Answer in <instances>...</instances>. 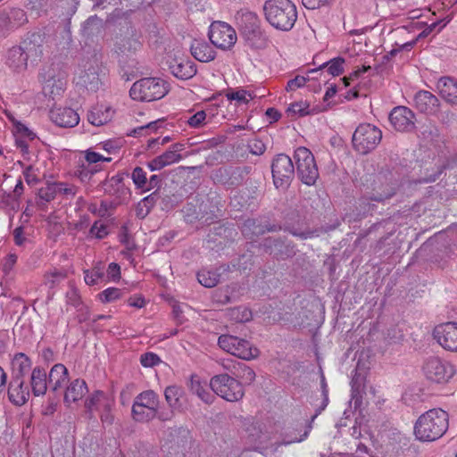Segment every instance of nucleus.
<instances>
[{
  "mask_svg": "<svg viewBox=\"0 0 457 457\" xmlns=\"http://www.w3.org/2000/svg\"><path fill=\"white\" fill-rule=\"evenodd\" d=\"M106 194L114 195L117 198H125L130 194L129 189L123 183V176L117 174L103 183Z\"/></svg>",
  "mask_w": 457,
  "mask_h": 457,
  "instance_id": "nucleus-28",
  "label": "nucleus"
},
{
  "mask_svg": "<svg viewBox=\"0 0 457 457\" xmlns=\"http://www.w3.org/2000/svg\"><path fill=\"white\" fill-rule=\"evenodd\" d=\"M251 170L247 166L221 167L215 173L213 179L228 187H235L242 184Z\"/></svg>",
  "mask_w": 457,
  "mask_h": 457,
  "instance_id": "nucleus-15",
  "label": "nucleus"
},
{
  "mask_svg": "<svg viewBox=\"0 0 457 457\" xmlns=\"http://www.w3.org/2000/svg\"><path fill=\"white\" fill-rule=\"evenodd\" d=\"M241 363L242 362L229 358L223 360L221 365L226 370L230 372L232 376H237L239 375L238 370L241 367Z\"/></svg>",
  "mask_w": 457,
  "mask_h": 457,
  "instance_id": "nucleus-58",
  "label": "nucleus"
},
{
  "mask_svg": "<svg viewBox=\"0 0 457 457\" xmlns=\"http://www.w3.org/2000/svg\"><path fill=\"white\" fill-rule=\"evenodd\" d=\"M262 247L266 253H274L275 249L284 245V240L280 237H267L262 243Z\"/></svg>",
  "mask_w": 457,
  "mask_h": 457,
  "instance_id": "nucleus-46",
  "label": "nucleus"
},
{
  "mask_svg": "<svg viewBox=\"0 0 457 457\" xmlns=\"http://www.w3.org/2000/svg\"><path fill=\"white\" fill-rule=\"evenodd\" d=\"M184 220L187 223L194 224L198 220V212L196 206L191 203H187L182 210Z\"/></svg>",
  "mask_w": 457,
  "mask_h": 457,
  "instance_id": "nucleus-47",
  "label": "nucleus"
},
{
  "mask_svg": "<svg viewBox=\"0 0 457 457\" xmlns=\"http://www.w3.org/2000/svg\"><path fill=\"white\" fill-rule=\"evenodd\" d=\"M288 231L293 236L297 237L301 239L318 237L324 232L322 228H307L305 230H300L295 228H288Z\"/></svg>",
  "mask_w": 457,
  "mask_h": 457,
  "instance_id": "nucleus-42",
  "label": "nucleus"
},
{
  "mask_svg": "<svg viewBox=\"0 0 457 457\" xmlns=\"http://www.w3.org/2000/svg\"><path fill=\"white\" fill-rule=\"evenodd\" d=\"M382 139V131L370 123L360 124L353 132L352 142L353 149L361 154L373 151Z\"/></svg>",
  "mask_w": 457,
  "mask_h": 457,
  "instance_id": "nucleus-5",
  "label": "nucleus"
},
{
  "mask_svg": "<svg viewBox=\"0 0 457 457\" xmlns=\"http://www.w3.org/2000/svg\"><path fill=\"white\" fill-rule=\"evenodd\" d=\"M135 402H138L141 406L146 407L148 411L155 414V410L160 404L158 395L153 390H146L138 394L135 399Z\"/></svg>",
  "mask_w": 457,
  "mask_h": 457,
  "instance_id": "nucleus-35",
  "label": "nucleus"
},
{
  "mask_svg": "<svg viewBox=\"0 0 457 457\" xmlns=\"http://www.w3.org/2000/svg\"><path fill=\"white\" fill-rule=\"evenodd\" d=\"M294 158L300 180L308 186L314 185L319 178V170L312 153L300 146L295 151Z\"/></svg>",
  "mask_w": 457,
  "mask_h": 457,
  "instance_id": "nucleus-6",
  "label": "nucleus"
},
{
  "mask_svg": "<svg viewBox=\"0 0 457 457\" xmlns=\"http://www.w3.org/2000/svg\"><path fill=\"white\" fill-rule=\"evenodd\" d=\"M27 22V14L22 9L6 8L0 11V37H7Z\"/></svg>",
  "mask_w": 457,
  "mask_h": 457,
  "instance_id": "nucleus-12",
  "label": "nucleus"
},
{
  "mask_svg": "<svg viewBox=\"0 0 457 457\" xmlns=\"http://www.w3.org/2000/svg\"><path fill=\"white\" fill-rule=\"evenodd\" d=\"M50 119L57 126L73 128L79 124V114L70 107H55L50 111Z\"/></svg>",
  "mask_w": 457,
  "mask_h": 457,
  "instance_id": "nucleus-19",
  "label": "nucleus"
},
{
  "mask_svg": "<svg viewBox=\"0 0 457 457\" xmlns=\"http://www.w3.org/2000/svg\"><path fill=\"white\" fill-rule=\"evenodd\" d=\"M287 112L288 115L292 116H304L310 114L309 104L305 101L295 102L288 106Z\"/></svg>",
  "mask_w": 457,
  "mask_h": 457,
  "instance_id": "nucleus-43",
  "label": "nucleus"
},
{
  "mask_svg": "<svg viewBox=\"0 0 457 457\" xmlns=\"http://www.w3.org/2000/svg\"><path fill=\"white\" fill-rule=\"evenodd\" d=\"M87 391L88 389L85 380L76 378L71 381L66 387L64 393V403H75L82 399Z\"/></svg>",
  "mask_w": 457,
  "mask_h": 457,
  "instance_id": "nucleus-29",
  "label": "nucleus"
},
{
  "mask_svg": "<svg viewBox=\"0 0 457 457\" xmlns=\"http://www.w3.org/2000/svg\"><path fill=\"white\" fill-rule=\"evenodd\" d=\"M235 17L241 36L262 26L259 16L253 12L240 10Z\"/></svg>",
  "mask_w": 457,
  "mask_h": 457,
  "instance_id": "nucleus-23",
  "label": "nucleus"
},
{
  "mask_svg": "<svg viewBox=\"0 0 457 457\" xmlns=\"http://www.w3.org/2000/svg\"><path fill=\"white\" fill-rule=\"evenodd\" d=\"M238 372L239 375H237L236 377L240 378L248 383L253 382L255 378L254 371L243 362L241 363Z\"/></svg>",
  "mask_w": 457,
  "mask_h": 457,
  "instance_id": "nucleus-60",
  "label": "nucleus"
},
{
  "mask_svg": "<svg viewBox=\"0 0 457 457\" xmlns=\"http://www.w3.org/2000/svg\"><path fill=\"white\" fill-rule=\"evenodd\" d=\"M295 253L294 245L292 244H287L284 241V245L282 247H278L275 249L274 255L277 259L286 260L289 257L294 256Z\"/></svg>",
  "mask_w": 457,
  "mask_h": 457,
  "instance_id": "nucleus-50",
  "label": "nucleus"
},
{
  "mask_svg": "<svg viewBox=\"0 0 457 457\" xmlns=\"http://www.w3.org/2000/svg\"><path fill=\"white\" fill-rule=\"evenodd\" d=\"M113 401L104 392L96 390L91 394L85 401L86 413L88 419L94 417V411L110 409Z\"/></svg>",
  "mask_w": 457,
  "mask_h": 457,
  "instance_id": "nucleus-20",
  "label": "nucleus"
},
{
  "mask_svg": "<svg viewBox=\"0 0 457 457\" xmlns=\"http://www.w3.org/2000/svg\"><path fill=\"white\" fill-rule=\"evenodd\" d=\"M103 276L104 272L101 270V269L96 267L93 269L91 272H85V282L87 285H95L96 284L97 280L100 279Z\"/></svg>",
  "mask_w": 457,
  "mask_h": 457,
  "instance_id": "nucleus-63",
  "label": "nucleus"
},
{
  "mask_svg": "<svg viewBox=\"0 0 457 457\" xmlns=\"http://www.w3.org/2000/svg\"><path fill=\"white\" fill-rule=\"evenodd\" d=\"M131 178L137 188L145 190L147 185L146 172L141 167L133 170Z\"/></svg>",
  "mask_w": 457,
  "mask_h": 457,
  "instance_id": "nucleus-44",
  "label": "nucleus"
},
{
  "mask_svg": "<svg viewBox=\"0 0 457 457\" xmlns=\"http://www.w3.org/2000/svg\"><path fill=\"white\" fill-rule=\"evenodd\" d=\"M394 195V193H388V194H372L371 195H370L369 197H364L361 199V203L362 204H367L369 205L367 211L368 212H370L373 210V206L374 205H371L370 204L369 201H375V202H384L385 200L386 199H389L390 197H392Z\"/></svg>",
  "mask_w": 457,
  "mask_h": 457,
  "instance_id": "nucleus-54",
  "label": "nucleus"
},
{
  "mask_svg": "<svg viewBox=\"0 0 457 457\" xmlns=\"http://www.w3.org/2000/svg\"><path fill=\"white\" fill-rule=\"evenodd\" d=\"M415 108L425 114H436L439 106L438 98L429 91L420 90L414 96Z\"/></svg>",
  "mask_w": 457,
  "mask_h": 457,
  "instance_id": "nucleus-18",
  "label": "nucleus"
},
{
  "mask_svg": "<svg viewBox=\"0 0 457 457\" xmlns=\"http://www.w3.org/2000/svg\"><path fill=\"white\" fill-rule=\"evenodd\" d=\"M169 92V84L159 78H144L136 81L129 90L132 99L152 102L162 98Z\"/></svg>",
  "mask_w": 457,
  "mask_h": 457,
  "instance_id": "nucleus-3",
  "label": "nucleus"
},
{
  "mask_svg": "<svg viewBox=\"0 0 457 457\" xmlns=\"http://www.w3.org/2000/svg\"><path fill=\"white\" fill-rule=\"evenodd\" d=\"M115 51L120 54H129L134 53L140 46L137 39L132 36L129 37H116L115 39Z\"/></svg>",
  "mask_w": 457,
  "mask_h": 457,
  "instance_id": "nucleus-34",
  "label": "nucleus"
},
{
  "mask_svg": "<svg viewBox=\"0 0 457 457\" xmlns=\"http://www.w3.org/2000/svg\"><path fill=\"white\" fill-rule=\"evenodd\" d=\"M437 118L438 120L445 125L450 126L456 120V113L452 112L449 109L442 110L440 112L437 111Z\"/></svg>",
  "mask_w": 457,
  "mask_h": 457,
  "instance_id": "nucleus-57",
  "label": "nucleus"
},
{
  "mask_svg": "<svg viewBox=\"0 0 457 457\" xmlns=\"http://www.w3.org/2000/svg\"><path fill=\"white\" fill-rule=\"evenodd\" d=\"M140 362L144 367H154L161 362V359L156 353L148 352L141 355Z\"/></svg>",
  "mask_w": 457,
  "mask_h": 457,
  "instance_id": "nucleus-55",
  "label": "nucleus"
},
{
  "mask_svg": "<svg viewBox=\"0 0 457 457\" xmlns=\"http://www.w3.org/2000/svg\"><path fill=\"white\" fill-rule=\"evenodd\" d=\"M247 147L251 154L254 155H262L264 154L266 150L265 144L258 138H253L250 140L247 144Z\"/></svg>",
  "mask_w": 457,
  "mask_h": 457,
  "instance_id": "nucleus-56",
  "label": "nucleus"
},
{
  "mask_svg": "<svg viewBox=\"0 0 457 457\" xmlns=\"http://www.w3.org/2000/svg\"><path fill=\"white\" fill-rule=\"evenodd\" d=\"M345 63V59L342 57L333 58L319 67V70H323L326 68V71L328 74L332 76H338L344 71L343 65Z\"/></svg>",
  "mask_w": 457,
  "mask_h": 457,
  "instance_id": "nucleus-41",
  "label": "nucleus"
},
{
  "mask_svg": "<svg viewBox=\"0 0 457 457\" xmlns=\"http://www.w3.org/2000/svg\"><path fill=\"white\" fill-rule=\"evenodd\" d=\"M182 145H183L175 144L172 145L171 149L158 156L162 168L179 162L183 158V155L178 153L183 150Z\"/></svg>",
  "mask_w": 457,
  "mask_h": 457,
  "instance_id": "nucleus-39",
  "label": "nucleus"
},
{
  "mask_svg": "<svg viewBox=\"0 0 457 457\" xmlns=\"http://www.w3.org/2000/svg\"><path fill=\"white\" fill-rule=\"evenodd\" d=\"M352 392L353 396H357L361 394L365 385V378L361 374L355 371L353 376L352 381Z\"/></svg>",
  "mask_w": 457,
  "mask_h": 457,
  "instance_id": "nucleus-49",
  "label": "nucleus"
},
{
  "mask_svg": "<svg viewBox=\"0 0 457 457\" xmlns=\"http://www.w3.org/2000/svg\"><path fill=\"white\" fill-rule=\"evenodd\" d=\"M262 11L266 21L278 30H291L297 20V9L291 0H266Z\"/></svg>",
  "mask_w": 457,
  "mask_h": 457,
  "instance_id": "nucleus-2",
  "label": "nucleus"
},
{
  "mask_svg": "<svg viewBox=\"0 0 457 457\" xmlns=\"http://www.w3.org/2000/svg\"><path fill=\"white\" fill-rule=\"evenodd\" d=\"M422 370L427 379L438 383H447L455 374L454 366L436 356H430L423 363Z\"/></svg>",
  "mask_w": 457,
  "mask_h": 457,
  "instance_id": "nucleus-8",
  "label": "nucleus"
},
{
  "mask_svg": "<svg viewBox=\"0 0 457 457\" xmlns=\"http://www.w3.org/2000/svg\"><path fill=\"white\" fill-rule=\"evenodd\" d=\"M176 412H178V411L173 410L170 406L167 408H160L158 405L155 410L154 419L156 418L161 421H170L174 418Z\"/></svg>",
  "mask_w": 457,
  "mask_h": 457,
  "instance_id": "nucleus-51",
  "label": "nucleus"
},
{
  "mask_svg": "<svg viewBox=\"0 0 457 457\" xmlns=\"http://www.w3.org/2000/svg\"><path fill=\"white\" fill-rule=\"evenodd\" d=\"M393 128L400 132H410L415 129V113L406 106H396L389 114Z\"/></svg>",
  "mask_w": 457,
  "mask_h": 457,
  "instance_id": "nucleus-16",
  "label": "nucleus"
},
{
  "mask_svg": "<svg viewBox=\"0 0 457 457\" xmlns=\"http://www.w3.org/2000/svg\"><path fill=\"white\" fill-rule=\"evenodd\" d=\"M210 387L217 395L228 402H237L245 394L242 384L228 374L212 377L210 380Z\"/></svg>",
  "mask_w": 457,
  "mask_h": 457,
  "instance_id": "nucleus-7",
  "label": "nucleus"
},
{
  "mask_svg": "<svg viewBox=\"0 0 457 457\" xmlns=\"http://www.w3.org/2000/svg\"><path fill=\"white\" fill-rule=\"evenodd\" d=\"M280 228L279 226L274 224H262L258 220L247 219L243 223L241 231L245 237L253 240L255 237L262 236L266 232H276Z\"/></svg>",
  "mask_w": 457,
  "mask_h": 457,
  "instance_id": "nucleus-21",
  "label": "nucleus"
},
{
  "mask_svg": "<svg viewBox=\"0 0 457 457\" xmlns=\"http://www.w3.org/2000/svg\"><path fill=\"white\" fill-rule=\"evenodd\" d=\"M220 272L218 270H207L203 273L204 280L202 281V286L204 287H215L220 278Z\"/></svg>",
  "mask_w": 457,
  "mask_h": 457,
  "instance_id": "nucleus-45",
  "label": "nucleus"
},
{
  "mask_svg": "<svg viewBox=\"0 0 457 457\" xmlns=\"http://www.w3.org/2000/svg\"><path fill=\"white\" fill-rule=\"evenodd\" d=\"M158 199V193L155 191L143 198L136 206V215L139 219L145 218L154 206Z\"/></svg>",
  "mask_w": 457,
  "mask_h": 457,
  "instance_id": "nucleus-37",
  "label": "nucleus"
},
{
  "mask_svg": "<svg viewBox=\"0 0 457 457\" xmlns=\"http://www.w3.org/2000/svg\"><path fill=\"white\" fill-rule=\"evenodd\" d=\"M69 381V372L63 364L58 363L52 367L48 375L49 387L53 392L62 389Z\"/></svg>",
  "mask_w": 457,
  "mask_h": 457,
  "instance_id": "nucleus-26",
  "label": "nucleus"
},
{
  "mask_svg": "<svg viewBox=\"0 0 457 457\" xmlns=\"http://www.w3.org/2000/svg\"><path fill=\"white\" fill-rule=\"evenodd\" d=\"M218 345L224 351L243 360H252L259 355V350L253 347L249 341L235 336H220Z\"/></svg>",
  "mask_w": 457,
  "mask_h": 457,
  "instance_id": "nucleus-9",
  "label": "nucleus"
},
{
  "mask_svg": "<svg viewBox=\"0 0 457 457\" xmlns=\"http://www.w3.org/2000/svg\"><path fill=\"white\" fill-rule=\"evenodd\" d=\"M271 172L275 187L287 188L295 175V167L291 158L285 154H277L271 163Z\"/></svg>",
  "mask_w": 457,
  "mask_h": 457,
  "instance_id": "nucleus-10",
  "label": "nucleus"
},
{
  "mask_svg": "<svg viewBox=\"0 0 457 457\" xmlns=\"http://www.w3.org/2000/svg\"><path fill=\"white\" fill-rule=\"evenodd\" d=\"M321 386H322V395H323L322 406L320 407V410H318L316 411V413L313 416H312L311 420L307 421L304 424V426H303L304 427L303 433L299 437L295 436V437H293V438H290V439L285 441L284 442L285 445H289V444H292V443L302 442V441H303L308 436L310 431L312 428V422L318 417V415L320 413V411L326 408V406L328 405V390L326 388L327 385H326V382H325L324 378H322Z\"/></svg>",
  "mask_w": 457,
  "mask_h": 457,
  "instance_id": "nucleus-32",
  "label": "nucleus"
},
{
  "mask_svg": "<svg viewBox=\"0 0 457 457\" xmlns=\"http://www.w3.org/2000/svg\"><path fill=\"white\" fill-rule=\"evenodd\" d=\"M247 46L254 50L265 49L269 43V37L262 26L241 36Z\"/></svg>",
  "mask_w": 457,
  "mask_h": 457,
  "instance_id": "nucleus-27",
  "label": "nucleus"
},
{
  "mask_svg": "<svg viewBox=\"0 0 457 457\" xmlns=\"http://www.w3.org/2000/svg\"><path fill=\"white\" fill-rule=\"evenodd\" d=\"M187 386L193 394L200 396V376L198 374H191L187 382Z\"/></svg>",
  "mask_w": 457,
  "mask_h": 457,
  "instance_id": "nucleus-62",
  "label": "nucleus"
},
{
  "mask_svg": "<svg viewBox=\"0 0 457 457\" xmlns=\"http://www.w3.org/2000/svg\"><path fill=\"white\" fill-rule=\"evenodd\" d=\"M162 123L161 120L152 121L145 126H140L138 128L134 129L129 135L137 137L142 135H146L150 131H155L158 129V124Z\"/></svg>",
  "mask_w": 457,
  "mask_h": 457,
  "instance_id": "nucleus-52",
  "label": "nucleus"
},
{
  "mask_svg": "<svg viewBox=\"0 0 457 457\" xmlns=\"http://www.w3.org/2000/svg\"><path fill=\"white\" fill-rule=\"evenodd\" d=\"M448 427V413L442 409H431L419 417L414 434L420 441L432 442L443 436Z\"/></svg>",
  "mask_w": 457,
  "mask_h": 457,
  "instance_id": "nucleus-1",
  "label": "nucleus"
},
{
  "mask_svg": "<svg viewBox=\"0 0 457 457\" xmlns=\"http://www.w3.org/2000/svg\"><path fill=\"white\" fill-rule=\"evenodd\" d=\"M101 67L96 54L83 59L75 78L76 85L87 91L96 92L102 86Z\"/></svg>",
  "mask_w": 457,
  "mask_h": 457,
  "instance_id": "nucleus-4",
  "label": "nucleus"
},
{
  "mask_svg": "<svg viewBox=\"0 0 457 457\" xmlns=\"http://www.w3.org/2000/svg\"><path fill=\"white\" fill-rule=\"evenodd\" d=\"M29 384L35 396L46 395L49 384L44 368L37 366L31 370Z\"/></svg>",
  "mask_w": 457,
  "mask_h": 457,
  "instance_id": "nucleus-25",
  "label": "nucleus"
},
{
  "mask_svg": "<svg viewBox=\"0 0 457 457\" xmlns=\"http://www.w3.org/2000/svg\"><path fill=\"white\" fill-rule=\"evenodd\" d=\"M440 96L447 102L457 104V80L452 78H441L437 82Z\"/></svg>",
  "mask_w": 457,
  "mask_h": 457,
  "instance_id": "nucleus-31",
  "label": "nucleus"
},
{
  "mask_svg": "<svg viewBox=\"0 0 457 457\" xmlns=\"http://www.w3.org/2000/svg\"><path fill=\"white\" fill-rule=\"evenodd\" d=\"M65 275L61 271H51L45 275V282L50 287H54V285L59 282L61 279L64 278Z\"/></svg>",
  "mask_w": 457,
  "mask_h": 457,
  "instance_id": "nucleus-64",
  "label": "nucleus"
},
{
  "mask_svg": "<svg viewBox=\"0 0 457 457\" xmlns=\"http://www.w3.org/2000/svg\"><path fill=\"white\" fill-rule=\"evenodd\" d=\"M237 288V285L236 284H233L231 286H228L227 287V288L224 290V293L222 294V295H220L218 298H216L215 300L218 302V303H230L231 301H233L235 299V295H234V291L236 290Z\"/></svg>",
  "mask_w": 457,
  "mask_h": 457,
  "instance_id": "nucleus-61",
  "label": "nucleus"
},
{
  "mask_svg": "<svg viewBox=\"0 0 457 457\" xmlns=\"http://www.w3.org/2000/svg\"><path fill=\"white\" fill-rule=\"evenodd\" d=\"M29 395V389L25 385V379L11 378L8 386V399L12 404L16 406L24 405Z\"/></svg>",
  "mask_w": 457,
  "mask_h": 457,
  "instance_id": "nucleus-22",
  "label": "nucleus"
},
{
  "mask_svg": "<svg viewBox=\"0 0 457 457\" xmlns=\"http://www.w3.org/2000/svg\"><path fill=\"white\" fill-rule=\"evenodd\" d=\"M85 159L88 164L97 163L98 162H111V157H104L102 154L96 153L90 149L85 151Z\"/></svg>",
  "mask_w": 457,
  "mask_h": 457,
  "instance_id": "nucleus-59",
  "label": "nucleus"
},
{
  "mask_svg": "<svg viewBox=\"0 0 457 457\" xmlns=\"http://www.w3.org/2000/svg\"><path fill=\"white\" fill-rule=\"evenodd\" d=\"M122 295V290L116 287H108L100 294L103 303H110L119 299Z\"/></svg>",
  "mask_w": 457,
  "mask_h": 457,
  "instance_id": "nucleus-48",
  "label": "nucleus"
},
{
  "mask_svg": "<svg viewBox=\"0 0 457 457\" xmlns=\"http://www.w3.org/2000/svg\"><path fill=\"white\" fill-rule=\"evenodd\" d=\"M170 72L180 79H187L195 75L197 67L195 63L183 56L169 55L166 61Z\"/></svg>",
  "mask_w": 457,
  "mask_h": 457,
  "instance_id": "nucleus-17",
  "label": "nucleus"
},
{
  "mask_svg": "<svg viewBox=\"0 0 457 457\" xmlns=\"http://www.w3.org/2000/svg\"><path fill=\"white\" fill-rule=\"evenodd\" d=\"M11 367V378L15 379H25L26 375L33 370L30 358L23 353L14 354Z\"/></svg>",
  "mask_w": 457,
  "mask_h": 457,
  "instance_id": "nucleus-24",
  "label": "nucleus"
},
{
  "mask_svg": "<svg viewBox=\"0 0 457 457\" xmlns=\"http://www.w3.org/2000/svg\"><path fill=\"white\" fill-rule=\"evenodd\" d=\"M434 339L445 350L457 353V322H445L435 327Z\"/></svg>",
  "mask_w": 457,
  "mask_h": 457,
  "instance_id": "nucleus-13",
  "label": "nucleus"
},
{
  "mask_svg": "<svg viewBox=\"0 0 457 457\" xmlns=\"http://www.w3.org/2000/svg\"><path fill=\"white\" fill-rule=\"evenodd\" d=\"M208 37L214 46L221 49L231 47L237 41L235 29L223 21L212 22L209 29Z\"/></svg>",
  "mask_w": 457,
  "mask_h": 457,
  "instance_id": "nucleus-11",
  "label": "nucleus"
},
{
  "mask_svg": "<svg viewBox=\"0 0 457 457\" xmlns=\"http://www.w3.org/2000/svg\"><path fill=\"white\" fill-rule=\"evenodd\" d=\"M30 60L21 46L12 47L8 52L7 64L15 71H21L27 68Z\"/></svg>",
  "mask_w": 457,
  "mask_h": 457,
  "instance_id": "nucleus-30",
  "label": "nucleus"
},
{
  "mask_svg": "<svg viewBox=\"0 0 457 457\" xmlns=\"http://www.w3.org/2000/svg\"><path fill=\"white\" fill-rule=\"evenodd\" d=\"M131 415L137 422H149L154 419V413L148 411L146 407L141 406L138 402L133 403Z\"/></svg>",
  "mask_w": 457,
  "mask_h": 457,
  "instance_id": "nucleus-40",
  "label": "nucleus"
},
{
  "mask_svg": "<svg viewBox=\"0 0 457 457\" xmlns=\"http://www.w3.org/2000/svg\"><path fill=\"white\" fill-rule=\"evenodd\" d=\"M54 183L48 184L46 187H41L38 191V197L45 202H51L56 196Z\"/></svg>",
  "mask_w": 457,
  "mask_h": 457,
  "instance_id": "nucleus-53",
  "label": "nucleus"
},
{
  "mask_svg": "<svg viewBox=\"0 0 457 457\" xmlns=\"http://www.w3.org/2000/svg\"><path fill=\"white\" fill-rule=\"evenodd\" d=\"M182 395V388L175 385L169 386L164 390V398L168 406L173 410H177L178 412H182L185 410L181 400Z\"/></svg>",
  "mask_w": 457,
  "mask_h": 457,
  "instance_id": "nucleus-33",
  "label": "nucleus"
},
{
  "mask_svg": "<svg viewBox=\"0 0 457 457\" xmlns=\"http://www.w3.org/2000/svg\"><path fill=\"white\" fill-rule=\"evenodd\" d=\"M103 29V20L96 15L90 16L83 24L82 33L87 38L98 35Z\"/></svg>",
  "mask_w": 457,
  "mask_h": 457,
  "instance_id": "nucleus-38",
  "label": "nucleus"
},
{
  "mask_svg": "<svg viewBox=\"0 0 457 457\" xmlns=\"http://www.w3.org/2000/svg\"><path fill=\"white\" fill-rule=\"evenodd\" d=\"M46 44V34L42 30H37L29 32L20 46L31 62H37L43 56Z\"/></svg>",
  "mask_w": 457,
  "mask_h": 457,
  "instance_id": "nucleus-14",
  "label": "nucleus"
},
{
  "mask_svg": "<svg viewBox=\"0 0 457 457\" xmlns=\"http://www.w3.org/2000/svg\"><path fill=\"white\" fill-rule=\"evenodd\" d=\"M111 119L109 108L104 109L103 106L92 108L87 114L88 121L94 126H102L107 123Z\"/></svg>",
  "mask_w": 457,
  "mask_h": 457,
  "instance_id": "nucleus-36",
  "label": "nucleus"
}]
</instances>
